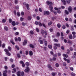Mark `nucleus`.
<instances>
[{"label":"nucleus","instance_id":"obj_1","mask_svg":"<svg viewBox=\"0 0 76 76\" xmlns=\"http://www.w3.org/2000/svg\"><path fill=\"white\" fill-rule=\"evenodd\" d=\"M47 4H48V5H50L49 6V7L50 8V10L51 11V12H53V7L51 6V5L53 4L52 2L49 1H47Z\"/></svg>","mask_w":76,"mask_h":76},{"label":"nucleus","instance_id":"obj_2","mask_svg":"<svg viewBox=\"0 0 76 76\" xmlns=\"http://www.w3.org/2000/svg\"><path fill=\"white\" fill-rule=\"evenodd\" d=\"M4 51L5 52H6V54L8 56H11V54L9 51V50L7 49H4Z\"/></svg>","mask_w":76,"mask_h":76},{"label":"nucleus","instance_id":"obj_3","mask_svg":"<svg viewBox=\"0 0 76 76\" xmlns=\"http://www.w3.org/2000/svg\"><path fill=\"white\" fill-rule=\"evenodd\" d=\"M48 67L49 69L50 70H52L53 68L51 67V65L50 64H49L48 65Z\"/></svg>","mask_w":76,"mask_h":76},{"label":"nucleus","instance_id":"obj_4","mask_svg":"<svg viewBox=\"0 0 76 76\" xmlns=\"http://www.w3.org/2000/svg\"><path fill=\"white\" fill-rule=\"evenodd\" d=\"M24 5H26L27 7V9L28 10H29V5L28 4H26V2H24L23 3Z\"/></svg>","mask_w":76,"mask_h":76},{"label":"nucleus","instance_id":"obj_5","mask_svg":"<svg viewBox=\"0 0 76 76\" xmlns=\"http://www.w3.org/2000/svg\"><path fill=\"white\" fill-rule=\"evenodd\" d=\"M29 67L27 66L26 67V69L25 70V72L28 73V72H29Z\"/></svg>","mask_w":76,"mask_h":76},{"label":"nucleus","instance_id":"obj_6","mask_svg":"<svg viewBox=\"0 0 76 76\" xmlns=\"http://www.w3.org/2000/svg\"><path fill=\"white\" fill-rule=\"evenodd\" d=\"M44 14L45 15H50V12L48 11H44Z\"/></svg>","mask_w":76,"mask_h":76},{"label":"nucleus","instance_id":"obj_7","mask_svg":"<svg viewBox=\"0 0 76 76\" xmlns=\"http://www.w3.org/2000/svg\"><path fill=\"white\" fill-rule=\"evenodd\" d=\"M28 41L26 39H25L24 40V42H23V44L24 45H26V44H27Z\"/></svg>","mask_w":76,"mask_h":76},{"label":"nucleus","instance_id":"obj_8","mask_svg":"<svg viewBox=\"0 0 76 76\" xmlns=\"http://www.w3.org/2000/svg\"><path fill=\"white\" fill-rule=\"evenodd\" d=\"M68 10L69 12L71 13L72 12V7H69V8H68Z\"/></svg>","mask_w":76,"mask_h":76},{"label":"nucleus","instance_id":"obj_9","mask_svg":"<svg viewBox=\"0 0 76 76\" xmlns=\"http://www.w3.org/2000/svg\"><path fill=\"white\" fill-rule=\"evenodd\" d=\"M54 45H56L58 47H60V44L56 43L54 44Z\"/></svg>","mask_w":76,"mask_h":76},{"label":"nucleus","instance_id":"obj_10","mask_svg":"<svg viewBox=\"0 0 76 76\" xmlns=\"http://www.w3.org/2000/svg\"><path fill=\"white\" fill-rule=\"evenodd\" d=\"M12 25L13 26H15L16 25V23L15 21H13L12 23Z\"/></svg>","mask_w":76,"mask_h":76},{"label":"nucleus","instance_id":"obj_11","mask_svg":"<svg viewBox=\"0 0 76 76\" xmlns=\"http://www.w3.org/2000/svg\"><path fill=\"white\" fill-rule=\"evenodd\" d=\"M29 55L31 56H32L33 55V52L31 50L29 51Z\"/></svg>","mask_w":76,"mask_h":76},{"label":"nucleus","instance_id":"obj_12","mask_svg":"<svg viewBox=\"0 0 76 76\" xmlns=\"http://www.w3.org/2000/svg\"><path fill=\"white\" fill-rule=\"evenodd\" d=\"M51 75L53 76H55L56 75H57V72H52Z\"/></svg>","mask_w":76,"mask_h":76},{"label":"nucleus","instance_id":"obj_13","mask_svg":"<svg viewBox=\"0 0 76 76\" xmlns=\"http://www.w3.org/2000/svg\"><path fill=\"white\" fill-rule=\"evenodd\" d=\"M13 70H14V71H12V73H15V72H16V68H14L13 69Z\"/></svg>","mask_w":76,"mask_h":76},{"label":"nucleus","instance_id":"obj_14","mask_svg":"<svg viewBox=\"0 0 76 76\" xmlns=\"http://www.w3.org/2000/svg\"><path fill=\"white\" fill-rule=\"evenodd\" d=\"M4 29H5V31H8V30H9V28H8L7 27V26H5L4 27Z\"/></svg>","mask_w":76,"mask_h":76},{"label":"nucleus","instance_id":"obj_15","mask_svg":"<svg viewBox=\"0 0 76 76\" xmlns=\"http://www.w3.org/2000/svg\"><path fill=\"white\" fill-rule=\"evenodd\" d=\"M71 1L72 0H66V1L68 4H70Z\"/></svg>","mask_w":76,"mask_h":76},{"label":"nucleus","instance_id":"obj_16","mask_svg":"<svg viewBox=\"0 0 76 76\" xmlns=\"http://www.w3.org/2000/svg\"><path fill=\"white\" fill-rule=\"evenodd\" d=\"M10 42H11V43H12V44H13V45H15V42H13V39H11Z\"/></svg>","mask_w":76,"mask_h":76},{"label":"nucleus","instance_id":"obj_17","mask_svg":"<svg viewBox=\"0 0 76 76\" xmlns=\"http://www.w3.org/2000/svg\"><path fill=\"white\" fill-rule=\"evenodd\" d=\"M65 13L66 15H69V12H68V11H67V10H65Z\"/></svg>","mask_w":76,"mask_h":76},{"label":"nucleus","instance_id":"obj_18","mask_svg":"<svg viewBox=\"0 0 76 76\" xmlns=\"http://www.w3.org/2000/svg\"><path fill=\"white\" fill-rule=\"evenodd\" d=\"M57 26L58 28H60L61 27V25L60 23L58 24Z\"/></svg>","mask_w":76,"mask_h":76},{"label":"nucleus","instance_id":"obj_19","mask_svg":"<svg viewBox=\"0 0 76 76\" xmlns=\"http://www.w3.org/2000/svg\"><path fill=\"white\" fill-rule=\"evenodd\" d=\"M38 24L40 26H42V24L41 23H40V22H39L38 23Z\"/></svg>","mask_w":76,"mask_h":76},{"label":"nucleus","instance_id":"obj_20","mask_svg":"<svg viewBox=\"0 0 76 76\" xmlns=\"http://www.w3.org/2000/svg\"><path fill=\"white\" fill-rule=\"evenodd\" d=\"M63 56H64V57H66V58H67V57H68V55H66L65 54H63Z\"/></svg>","mask_w":76,"mask_h":76},{"label":"nucleus","instance_id":"obj_21","mask_svg":"<svg viewBox=\"0 0 76 76\" xmlns=\"http://www.w3.org/2000/svg\"><path fill=\"white\" fill-rule=\"evenodd\" d=\"M17 75L18 76H20V72L19 71L17 72Z\"/></svg>","mask_w":76,"mask_h":76},{"label":"nucleus","instance_id":"obj_22","mask_svg":"<svg viewBox=\"0 0 76 76\" xmlns=\"http://www.w3.org/2000/svg\"><path fill=\"white\" fill-rule=\"evenodd\" d=\"M68 43L70 44H72L73 43V42L71 41L70 40H68Z\"/></svg>","mask_w":76,"mask_h":76},{"label":"nucleus","instance_id":"obj_23","mask_svg":"<svg viewBox=\"0 0 76 76\" xmlns=\"http://www.w3.org/2000/svg\"><path fill=\"white\" fill-rule=\"evenodd\" d=\"M39 42L40 44H42L43 43H44V42H43V40H40L39 41Z\"/></svg>","mask_w":76,"mask_h":76},{"label":"nucleus","instance_id":"obj_24","mask_svg":"<svg viewBox=\"0 0 76 76\" xmlns=\"http://www.w3.org/2000/svg\"><path fill=\"white\" fill-rule=\"evenodd\" d=\"M17 57H18V58H20L21 57V56H20V55L19 54V53L17 54Z\"/></svg>","mask_w":76,"mask_h":76},{"label":"nucleus","instance_id":"obj_25","mask_svg":"<svg viewBox=\"0 0 76 76\" xmlns=\"http://www.w3.org/2000/svg\"><path fill=\"white\" fill-rule=\"evenodd\" d=\"M61 1L64 3V5H65L66 4V3L65 2V0H61Z\"/></svg>","mask_w":76,"mask_h":76},{"label":"nucleus","instance_id":"obj_26","mask_svg":"<svg viewBox=\"0 0 76 76\" xmlns=\"http://www.w3.org/2000/svg\"><path fill=\"white\" fill-rule=\"evenodd\" d=\"M28 20H31V17L28 16Z\"/></svg>","mask_w":76,"mask_h":76},{"label":"nucleus","instance_id":"obj_27","mask_svg":"<svg viewBox=\"0 0 76 76\" xmlns=\"http://www.w3.org/2000/svg\"><path fill=\"white\" fill-rule=\"evenodd\" d=\"M55 66L56 67H59V64L57 63L55 64Z\"/></svg>","mask_w":76,"mask_h":76},{"label":"nucleus","instance_id":"obj_28","mask_svg":"<svg viewBox=\"0 0 76 76\" xmlns=\"http://www.w3.org/2000/svg\"><path fill=\"white\" fill-rule=\"evenodd\" d=\"M48 47L49 48H50V49H51L52 48V45H48Z\"/></svg>","mask_w":76,"mask_h":76},{"label":"nucleus","instance_id":"obj_29","mask_svg":"<svg viewBox=\"0 0 76 76\" xmlns=\"http://www.w3.org/2000/svg\"><path fill=\"white\" fill-rule=\"evenodd\" d=\"M70 27L71 28V30L72 31H74V28H73V26H71Z\"/></svg>","mask_w":76,"mask_h":76},{"label":"nucleus","instance_id":"obj_30","mask_svg":"<svg viewBox=\"0 0 76 76\" xmlns=\"http://www.w3.org/2000/svg\"><path fill=\"white\" fill-rule=\"evenodd\" d=\"M72 38H73V37H72V34H70L69 36V39H72Z\"/></svg>","mask_w":76,"mask_h":76},{"label":"nucleus","instance_id":"obj_31","mask_svg":"<svg viewBox=\"0 0 76 76\" xmlns=\"http://www.w3.org/2000/svg\"><path fill=\"white\" fill-rule=\"evenodd\" d=\"M60 8H57V7H56L54 8L55 10H57V11H58V10H60Z\"/></svg>","mask_w":76,"mask_h":76},{"label":"nucleus","instance_id":"obj_32","mask_svg":"<svg viewBox=\"0 0 76 76\" xmlns=\"http://www.w3.org/2000/svg\"><path fill=\"white\" fill-rule=\"evenodd\" d=\"M30 33L31 35H33L34 34V31H30Z\"/></svg>","mask_w":76,"mask_h":76},{"label":"nucleus","instance_id":"obj_33","mask_svg":"<svg viewBox=\"0 0 76 76\" xmlns=\"http://www.w3.org/2000/svg\"><path fill=\"white\" fill-rule=\"evenodd\" d=\"M22 25L23 26H25L26 25V23H25L24 22H22Z\"/></svg>","mask_w":76,"mask_h":76},{"label":"nucleus","instance_id":"obj_34","mask_svg":"<svg viewBox=\"0 0 76 76\" xmlns=\"http://www.w3.org/2000/svg\"><path fill=\"white\" fill-rule=\"evenodd\" d=\"M7 73V70H5L4 71H3V73Z\"/></svg>","mask_w":76,"mask_h":76},{"label":"nucleus","instance_id":"obj_35","mask_svg":"<svg viewBox=\"0 0 76 76\" xmlns=\"http://www.w3.org/2000/svg\"><path fill=\"white\" fill-rule=\"evenodd\" d=\"M52 24V22L51 21H50L48 23V26H50Z\"/></svg>","mask_w":76,"mask_h":76},{"label":"nucleus","instance_id":"obj_36","mask_svg":"<svg viewBox=\"0 0 76 76\" xmlns=\"http://www.w3.org/2000/svg\"><path fill=\"white\" fill-rule=\"evenodd\" d=\"M26 66H29V63L28 62H27L26 63Z\"/></svg>","mask_w":76,"mask_h":76},{"label":"nucleus","instance_id":"obj_37","mask_svg":"<svg viewBox=\"0 0 76 76\" xmlns=\"http://www.w3.org/2000/svg\"><path fill=\"white\" fill-rule=\"evenodd\" d=\"M41 32L42 34V35H44V30H41Z\"/></svg>","mask_w":76,"mask_h":76},{"label":"nucleus","instance_id":"obj_38","mask_svg":"<svg viewBox=\"0 0 76 76\" xmlns=\"http://www.w3.org/2000/svg\"><path fill=\"white\" fill-rule=\"evenodd\" d=\"M8 49L9 50V51H11V50H12V48L10 46H9L8 47Z\"/></svg>","mask_w":76,"mask_h":76},{"label":"nucleus","instance_id":"obj_39","mask_svg":"<svg viewBox=\"0 0 76 76\" xmlns=\"http://www.w3.org/2000/svg\"><path fill=\"white\" fill-rule=\"evenodd\" d=\"M71 75L72 76H75V75H76V74L73 72H72L71 73Z\"/></svg>","mask_w":76,"mask_h":76},{"label":"nucleus","instance_id":"obj_40","mask_svg":"<svg viewBox=\"0 0 76 76\" xmlns=\"http://www.w3.org/2000/svg\"><path fill=\"white\" fill-rule=\"evenodd\" d=\"M53 41H54V42H58V40H57V39H53Z\"/></svg>","mask_w":76,"mask_h":76},{"label":"nucleus","instance_id":"obj_41","mask_svg":"<svg viewBox=\"0 0 76 76\" xmlns=\"http://www.w3.org/2000/svg\"><path fill=\"white\" fill-rule=\"evenodd\" d=\"M45 46H47V41H45Z\"/></svg>","mask_w":76,"mask_h":76},{"label":"nucleus","instance_id":"obj_42","mask_svg":"<svg viewBox=\"0 0 76 76\" xmlns=\"http://www.w3.org/2000/svg\"><path fill=\"white\" fill-rule=\"evenodd\" d=\"M30 47L31 48H34V45H32V44H30Z\"/></svg>","mask_w":76,"mask_h":76},{"label":"nucleus","instance_id":"obj_43","mask_svg":"<svg viewBox=\"0 0 76 76\" xmlns=\"http://www.w3.org/2000/svg\"><path fill=\"white\" fill-rule=\"evenodd\" d=\"M9 23H11V22H12V19L10 18L9 19Z\"/></svg>","mask_w":76,"mask_h":76},{"label":"nucleus","instance_id":"obj_44","mask_svg":"<svg viewBox=\"0 0 76 76\" xmlns=\"http://www.w3.org/2000/svg\"><path fill=\"white\" fill-rule=\"evenodd\" d=\"M58 10L57 11V12L58 13H59V14H60L61 13V11L60 10Z\"/></svg>","mask_w":76,"mask_h":76},{"label":"nucleus","instance_id":"obj_45","mask_svg":"<svg viewBox=\"0 0 76 76\" xmlns=\"http://www.w3.org/2000/svg\"><path fill=\"white\" fill-rule=\"evenodd\" d=\"M20 20L21 21H23V19H24V18H23L22 17H21L20 18Z\"/></svg>","mask_w":76,"mask_h":76},{"label":"nucleus","instance_id":"obj_46","mask_svg":"<svg viewBox=\"0 0 76 76\" xmlns=\"http://www.w3.org/2000/svg\"><path fill=\"white\" fill-rule=\"evenodd\" d=\"M70 69L71 70H72V71H73L74 69L73 67H70Z\"/></svg>","mask_w":76,"mask_h":76},{"label":"nucleus","instance_id":"obj_47","mask_svg":"<svg viewBox=\"0 0 76 76\" xmlns=\"http://www.w3.org/2000/svg\"><path fill=\"white\" fill-rule=\"evenodd\" d=\"M15 48H16L18 50H19V47H18V46L16 45L15 46Z\"/></svg>","mask_w":76,"mask_h":76},{"label":"nucleus","instance_id":"obj_48","mask_svg":"<svg viewBox=\"0 0 76 76\" xmlns=\"http://www.w3.org/2000/svg\"><path fill=\"white\" fill-rule=\"evenodd\" d=\"M2 22H3V23H5V22H6V19H3L2 20Z\"/></svg>","mask_w":76,"mask_h":76},{"label":"nucleus","instance_id":"obj_49","mask_svg":"<svg viewBox=\"0 0 76 76\" xmlns=\"http://www.w3.org/2000/svg\"><path fill=\"white\" fill-rule=\"evenodd\" d=\"M67 62H68V63H70V59H67Z\"/></svg>","mask_w":76,"mask_h":76},{"label":"nucleus","instance_id":"obj_50","mask_svg":"<svg viewBox=\"0 0 76 76\" xmlns=\"http://www.w3.org/2000/svg\"><path fill=\"white\" fill-rule=\"evenodd\" d=\"M4 69H6V70H7V69H8V67H7V66H4Z\"/></svg>","mask_w":76,"mask_h":76},{"label":"nucleus","instance_id":"obj_51","mask_svg":"<svg viewBox=\"0 0 76 76\" xmlns=\"http://www.w3.org/2000/svg\"><path fill=\"white\" fill-rule=\"evenodd\" d=\"M36 31H37V32H39V29L38 28H37L36 29Z\"/></svg>","mask_w":76,"mask_h":76},{"label":"nucleus","instance_id":"obj_52","mask_svg":"<svg viewBox=\"0 0 76 76\" xmlns=\"http://www.w3.org/2000/svg\"><path fill=\"white\" fill-rule=\"evenodd\" d=\"M62 28L63 29H64L66 28V26H62Z\"/></svg>","mask_w":76,"mask_h":76},{"label":"nucleus","instance_id":"obj_53","mask_svg":"<svg viewBox=\"0 0 76 76\" xmlns=\"http://www.w3.org/2000/svg\"><path fill=\"white\" fill-rule=\"evenodd\" d=\"M17 15L18 16H20V13L19 12H17Z\"/></svg>","mask_w":76,"mask_h":76},{"label":"nucleus","instance_id":"obj_54","mask_svg":"<svg viewBox=\"0 0 76 76\" xmlns=\"http://www.w3.org/2000/svg\"><path fill=\"white\" fill-rule=\"evenodd\" d=\"M44 33L45 34V35H47L48 34V33L47 32V31H44Z\"/></svg>","mask_w":76,"mask_h":76},{"label":"nucleus","instance_id":"obj_55","mask_svg":"<svg viewBox=\"0 0 76 76\" xmlns=\"http://www.w3.org/2000/svg\"><path fill=\"white\" fill-rule=\"evenodd\" d=\"M18 41H21V39H20V37H18Z\"/></svg>","mask_w":76,"mask_h":76},{"label":"nucleus","instance_id":"obj_56","mask_svg":"<svg viewBox=\"0 0 76 76\" xmlns=\"http://www.w3.org/2000/svg\"><path fill=\"white\" fill-rule=\"evenodd\" d=\"M39 11L40 12H42V10L41 8H39Z\"/></svg>","mask_w":76,"mask_h":76},{"label":"nucleus","instance_id":"obj_57","mask_svg":"<svg viewBox=\"0 0 76 76\" xmlns=\"http://www.w3.org/2000/svg\"><path fill=\"white\" fill-rule=\"evenodd\" d=\"M53 61H56V58L55 57L53 58Z\"/></svg>","mask_w":76,"mask_h":76},{"label":"nucleus","instance_id":"obj_58","mask_svg":"<svg viewBox=\"0 0 76 76\" xmlns=\"http://www.w3.org/2000/svg\"><path fill=\"white\" fill-rule=\"evenodd\" d=\"M21 76H23L24 75V72H21Z\"/></svg>","mask_w":76,"mask_h":76},{"label":"nucleus","instance_id":"obj_59","mask_svg":"<svg viewBox=\"0 0 76 76\" xmlns=\"http://www.w3.org/2000/svg\"><path fill=\"white\" fill-rule=\"evenodd\" d=\"M20 64H23V63H24V62H23V61H20Z\"/></svg>","mask_w":76,"mask_h":76},{"label":"nucleus","instance_id":"obj_60","mask_svg":"<svg viewBox=\"0 0 76 76\" xmlns=\"http://www.w3.org/2000/svg\"><path fill=\"white\" fill-rule=\"evenodd\" d=\"M72 34L73 35H75V34H76V32L75 31H73L72 32Z\"/></svg>","mask_w":76,"mask_h":76},{"label":"nucleus","instance_id":"obj_61","mask_svg":"<svg viewBox=\"0 0 76 76\" xmlns=\"http://www.w3.org/2000/svg\"><path fill=\"white\" fill-rule=\"evenodd\" d=\"M66 25L67 27V28L69 27V24L68 23H66Z\"/></svg>","mask_w":76,"mask_h":76},{"label":"nucleus","instance_id":"obj_62","mask_svg":"<svg viewBox=\"0 0 76 76\" xmlns=\"http://www.w3.org/2000/svg\"><path fill=\"white\" fill-rule=\"evenodd\" d=\"M3 76H7V74L6 73H3Z\"/></svg>","mask_w":76,"mask_h":76},{"label":"nucleus","instance_id":"obj_63","mask_svg":"<svg viewBox=\"0 0 76 76\" xmlns=\"http://www.w3.org/2000/svg\"><path fill=\"white\" fill-rule=\"evenodd\" d=\"M53 12L54 13V14L55 15H57V12H56V11H53Z\"/></svg>","mask_w":76,"mask_h":76},{"label":"nucleus","instance_id":"obj_64","mask_svg":"<svg viewBox=\"0 0 76 76\" xmlns=\"http://www.w3.org/2000/svg\"><path fill=\"white\" fill-rule=\"evenodd\" d=\"M57 36L58 37H59V36H60V33L58 32L57 33Z\"/></svg>","mask_w":76,"mask_h":76}]
</instances>
